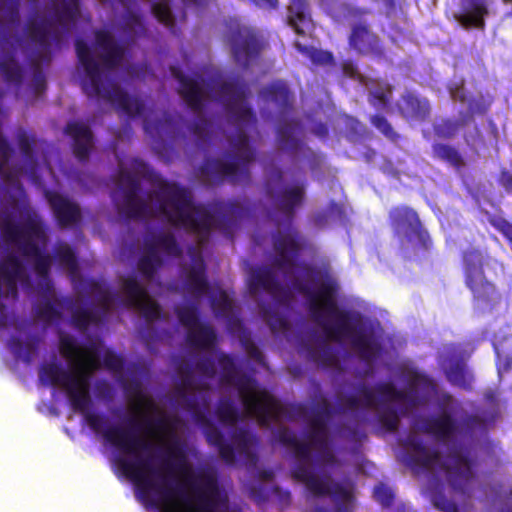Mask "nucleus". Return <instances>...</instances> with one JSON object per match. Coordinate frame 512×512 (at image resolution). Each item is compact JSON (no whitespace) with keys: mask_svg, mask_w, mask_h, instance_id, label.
<instances>
[{"mask_svg":"<svg viewBox=\"0 0 512 512\" xmlns=\"http://www.w3.org/2000/svg\"><path fill=\"white\" fill-rule=\"evenodd\" d=\"M461 425L465 433L472 435L476 431H485L487 429V421L477 414L465 415L461 420Z\"/></svg>","mask_w":512,"mask_h":512,"instance_id":"obj_60","label":"nucleus"},{"mask_svg":"<svg viewBox=\"0 0 512 512\" xmlns=\"http://www.w3.org/2000/svg\"><path fill=\"white\" fill-rule=\"evenodd\" d=\"M230 44L235 61L243 68L256 62L265 47L259 34L245 26L237 27L231 32Z\"/></svg>","mask_w":512,"mask_h":512,"instance_id":"obj_13","label":"nucleus"},{"mask_svg":"<svg viewBox=\"0 0 512 512\" xmlns=\"http://www.w3.org/2000/svg\"><path fill=\"white\" fill-rule=\"evenodd\" d=\"M287 22L297 35L304 36L312 25L310 6L307 0H290Z\"/></svg>","mask_w":512,"mask_h":512,"instance_id":"obj_24","label":"nucleus"},{"mask_svg":"<svg viewBox=\"0 0 512 512\" xmlns=\"http://www.w3.org/2000/svg\"><path fill=\"white\" fill-rule=\"evenodd\" d=\"M448 382L464 390L472 389L473 375L462 360L452 362L445 370Z\"/></svg>","mask_w":512,"mask_h":512,"instance_id":"obj_36","label":"nucleus"},{"mask_svg":"<svg viewBox=\"0 0 512 512\" xmlns=\"http://www.w3.org/2000/svg\"><path fill=\"white\" fill-rule=\"evenodd\" d=\"M163 264L162 258H153L151 256L142 255L137 263V268L141 275L146 279L154 278L158 268Z\"/></svg>","mask_w":512,"mask_h":512,"instance_id":"obj_54","label":"nucleus"},{"mask_svg":"<svg viewBox=\"0 0 512 512\" xmlns=\"http://www.w3.org/2000/svg\"><path fill=\"white\" fill-rule=\"evenodd\" d=\"M461 268L464 284L472 294L475 305L493 309L501 295L496 285L487 278L485 269L494 271L503 268L502 262L492 257L487 250L470 246L461 252Z\"/></svg>","mask_w":512,"mask_h":512,"instance_id":"obj_10","label":"nucleus"},{"mask_svg":"<svg viewBox=\"0 0 512 512\" xmlns=\"http://www.w3.org/2000/svg\"><path fill=\"white\" fill-rule=\"evenodd\" d=\"M396 108L407 121L425 122L431 113L429 101L410 90L405 91L400 96Z\"/></svg>","mask_w":512,"mask_h":512,"instance_id":"obj_20","label":"nucleus"},{"mask_svg":"<svg viewBox=\"0 0 512 512\" xmlns=\"http://www.w3.org/2000/svg\"><path fill=\"white\" fill-rule=\"evenodd\" d=\"M100 416L102 417V422L98 433H101L105 441L119 451H121L126 442L130 440L135 429L142 430L141 424L138 423L134 417L128 419V426L126 427L121 425H112L102 429L105 417L102 415Z\"/></svg>","mask_w":512,"mask_h":512,"instance_id":"obj_25","label":"nucleus"},{"mask_svg":"<svg viewBox=\"0 0 512 512\" xmlns=\"http://www.w3.org/2000/svg\"><path fill=\"white\" fill-rule=\"evenodd\" d=\"M262 316L274 334L285 331L289 327L287 319L270 307L263 308Z\"/></svg>","mask_w":512,"mask_h":512,"instance_id":"obj_51","label":"nucleus"},{"mask_svg":"<svg viewBox=\"0 0 512 512\" xmlns=\"http://www.w3.org/2000/svg\"><path fill=\"white\" fill-rule=\"evenodd\" d=\"M304 273L321 280L317 290H312L301 283L297 284L296 288L307 296L309 313L312 319L323 328L327 338L333 341L349 339L352 347L363 360L369 361L374 358L379 347L372 334L366 332L362 316L338 307L337 280L328 270L321 271L314 266H306Z\"/></svg>","mask_w":512,"mask_h":512,"instance_id":"obj_1","label":"nucleus"},{"mask_svg":"<svg viewBox=\"0 0 512 512\" xmlns=\"http://www.w3.org/2000/svg\"><path fill=\"white\" fill-rule=\"evenodd\" d=\"M45 197L59 227L68 228L81 222L82 212L76 202L56 191H46Z\"/></svg>","mask_w":512,"mask_h":512,"instance_id":"obj_16","label":"nucleus"},{"mask_svg":"<svg viewBox=\"0 0 512 512\" xmlns=\"http://www.w3.org/2000/svg\"><path fill=\"white\" fill-rule=\"evenodd\" d=\"M468 120V116L464 117L462 120H455L451 118L442 119L440 122L433 124V132L438 138L452 139L458 134L459 129L464 126Z\"/></svg>","mask_w":512,"mask_h":512,"instance_id":"obj_42","label":"nucleus"},{"mask_svg":"<svg viewBox=\"0 0 512 512\" xmlns=\"http://www.w3.org/2000/svg\"><path fill=\"white\" fill-rule=\"evenodd\" d=\"M273 437L282 446L293 450L296 463L292 466L290 474L295 481L304 484L316 497L330 496L336 504V512H351L347 504L353 500L352 491L340 482L316 476L308 465L311 460L309 443L299 441L295 433L287 427L276 429Z\"/></svg>","mask_w":512,"mask_h":512,"instance_id":"obj_6","label":"nucleus"},{"mask_svg":"<svg viewBox=\"0 0 512 512\" xmlns=\"http://www.w3.org/2000/svg\"><path fill=\"white\" fill-rule=\"evenodd\" d=\"M65 309L71 311L70 323L78 331H86L90 325H97L101 322L99 313L96 310L86 307H76V301L71 297H62Z\"/></svg>","mask_w":512,"mask_h":512,"instance_id":"obj_28","label":"nucleus"},{"mask_svg":"<svg viewBox=\"0 0 512 512\" xmlns=\"http://www.w3.org/2000/svg\"><path fill=\"white\" fill-rule=\"evenodd\" d=\"M122 289L126 295V305L141 312L147 322L158 320L162 317L161 307L153 301L147 290L138 280L129 276L122 282Z\"/></svg>","mask_w":512,"mask_h":512,"instance_id":"obj_14","label":"nucleus"},{"mask_svg":"<svg viewBox=\"0 0 512 512\" xmlns=\"http://www.w3.org/2000/svg\"><path fill=\"white\" fill-rule=\"evenodd\" d=\"M21 253L27 258H34V269L38 277L49 276L51 259L43 254L39 246L33 240H27L21 245Z\"/></svg>","mask_w":512,"mask_h":512,"instance_id":"obj_35","label":"nucleus"},{"mask_svg":"<svg viewBox=\"0 0 512 512\" xmlns=\"http://www.w3.org/2000/svg\"><path fill=\"white\" fill-rule=\"evenodd\" d=\"M217 361L222 380L236 387L245 411L257 418L260 425L268 426L270 422L278 421L287 415L286 407L272 394L265 389L256 388L257 381L252 376L238 371L233 357L221 353Z\"/></svg>","mask_w":512,"mask_h":512,"instance_id":"obj_8","label":"nucleus"},{"mask_svg":"<svg viewBox=\"0 0 512 512\" xmlns=\"http://www.w3.org/2000/svg\"><path fill=\"white\" fill-rule=\"evenodd\" d=\"M59 351L72 363L73 369L66 370L55 362L45 363L40 366L39 379L45 385L61 387L72 409L84 416L94 432H99L102 417L89 411L92 405L90 377L100 366L97 347L92 343L83 348L74 337L63 335L59 338Z\"/></svg>","mask_w":512,"mask_h":512,"instance_id":"obj_4","label":"nucleus"},{"mask_svg":"<svg viewBox=\"0 0 512 512\" xmlns=\"http://www.w3.org/2000/svg\"><path fill=\"white\" fill-rule=\"evenodd\" d=\"M375 391L379 394L381 401L404 402L408 400V394L399 390L391 382H379L375 385Z\"/></svg>","mask_w":512,"mask_h":512,"instance_id":"obj_46","label":"nucleus"},{"mask_svg":"<svg viewBox=\"0 0 512 512\" xmlns=\"http://www.w3.org/2000/svg\"><path fill=\"white\" fill-rule=\"evenodd\" d=\"M378 422L388 432H395L399 426V417L394 409L389 408L378 414Z\"/></svg>","mask_w":512,"mask_h":512,"instance_id":"obj_63","label":"nucleus"},{"mask_svg":"<svg viewBox=\"0 0 512 512\" xmlns=\"http://www.w3.org/2000/svg\"><path fill=\"white\" fill-rule=\"evenodd\" d=\"M193 370L194 367L187 362H181L177 366V373L180 376V383L177 387H181L183 390H207V384L196 386Z\"/></svg>","mask_w":512,"mask_h":512,"instance_id":"obj_47","label":"nucleus"},{"mask_svg":"<svg viewBox=\"0 0 512 512\" xmlns=\"http://www.w3.org/2000/svg\"><path fill=\"white\" fill-rule=\"evenodd\" d=\"M420 430L439 442L448 443L458 433V426L454 417L450 413L444 412L424 418Z\"/></svg>","mask_w":512,"mask_h":512,"instance_id":"obj_19","label":"nucleus"},{"mask_svg":"<svg viewBox=\"0 0 512 512\" xmlns=\"http://www.w3.org/2000/svg\"><path fill=\"white\" fill-rule=\"evenodd\" d=\"M173 76L179 82L178 93L186 105L194 112H200L204 107L205 93L202 85L194 78L188 77L177 69H172Z\"/></svg>","mask_w":512,"mask_h":512,"instance_id":"obj_21","label":"nucleus"},{"mask_svg":"<svg viewBox=\"0 0 512 512\" xmlns=\"http://www.w3.org/2000/svg\"><path fill=\"white\" fill-rule=\"evenodd\" d=\"M217 335L215 330L206 323H199L186 333V342L189 346L200 349L209 350L216 345Z\"/></svg>","mask_w":512,"mask_h":512,"instance_id":"obj_32","label":"nucleus"},{"mask_svg":"<svg viewBox=\"0 0 512 512\" xmlns=\"http://www.w3.org/2000/svg\"><path fill=\"white\" fill-rule=\"evenodd\" d=\"M210 302L212 310L217 316H227L233 310L232 300L224 290L211 297Z\"/></svg>","mask_w":512,"mask_h":512,"instance_id":"obj_52","label":"nucleus"},{"mask_svg":"<svg viewBox=\"0 0 512 512\" xmlns=\"http://www.w3.org/2000/svg\"><path fill=\"white\" fill-rule=\"evenodd\" d=\"M249 289L252 293L263 290L272 296H277L283 290V286L271 267L260 266L250 273Z\"/></svg>","mask_w":512,"mask_h":512,"instance_id":"obj_23","label":"nucleus"},{"mask_svg":"<svg viewBox=\"0 0 512 512\" xmlns=\"http://www.w3.org/2000/svg\"><path fill=\"white\" fill-rule=\"evenodd\" d=\"M403 446L412 451L407 462L413 470L430 471L439 466L455 491L464 493L476 477V460L456 448L450 449L447 459L442 461L440 452L429 450L415 434H409L403 441Z\"/></svg>","mask_w":512,"mask_h":512,"instance_id":"obj_7","label":"nucleus"},{"mask_svg":"<svg viewBox=\"0 0 512 512\" xmlns=\"http://www.w3.org/2000/svg\"><path fill=\"white\" fill-rule=\"evenodd\" d=\"M156 242L160 249L168 256L179 258L183 254L182 247L171 233H160L156 235Z\"/></svg>","mask_w":512,"mask_h":512,"instance_id":"obj_49","label":"nucleus"},{"mask_svg":"<svg viewBox=\"0 0 512 512\" xmlns=\"http://www.w3.org/2000/svg\"><path fill=\"white\" fill-rule=\"evenodd\" d=\"M217 90L237 129L236 134L229 140L236 155L235 160L229 162L205 159L200 168L201 173L218 181L228 179L233 184L248 182L249 165L255 160V150L250 145L247 133L256 130L257 118L246 102L247 84L239 77H233L221 82Z\"/></svg>","mask_w":512,"mask_h":512,"instance_id":"obj_3","label":"nucleus"},{"mask_svg":"<svg viewBox=\"0 0 512 512\" xmlns=\"http://www.w3.org/2000/svg\"><path fill=\"white\" fill-rule=\"evenodd\" d=\"M462 14L459 22L465 28L483 29L484 17L488 14L486 0H461Z\"/></svg>","mask_w":512,"mask_h":512,"instance_id":"obj_27","label":"nucleus"},{"mask_svg":"<svg viewBox=\"0 0 512 512\" xmlns=\"http://www.w3.org/2000/svg\"><path fill=\"white\" fill-rule=\"evenodd\" d=\"M55 258L63 266L67 267L71 272L78 269L77 257L74 250L67 244H59L55 248Z\"/></svg>","mask_w":512,"mask_h":512,"instance_id":"obj_50","label":"nucleus"},{"mask_svg":"<svg viewBox=\"0 0 512 512\" xmlns=\"http://www.w3.org/2000/svg\"><path fill=\"white\" fill-rule=\"evenodd\" d=\"M328 427L324 426H309V430L306 434L309 440L310 449L312 447L323 449L328 447Z\"/></svg>","mask_w":512,"mask_h":512,"instance_id":"obj_53","label":"nucleus"},{"mask_svg":"<svg viewBox=\"0 0 512 512\" xmlns=\"http://www.w3.org/2000/svg\"><path fill=\"white\" fill-rule=\"evenodd\" d=\"M0 71L7 83L20 85L23 81V69L13 54H5L2 57Z\"/></svg>","mask_w":512,"mask_h":512,"instance_id":"obj_41","label":"nucleus"},{"mask_svg":"<svg viewBox=\"0 0 512 512\" xmlns=\"http://www.w3.org/2000/svg\"><path fill=\"white\" fill-rule=\"evenodd\" d=\"M61 308H65L62 297H55L42 299V301L35 305L34 311L39 320L45 323H53L59 322L62 319L63 314Z\"/></svg>","mask_w":512,"mask_h":512,"instance_id":"obj_34","label":"nucleus"},{"mask_svg":"<svg viewBox=\"0 0 512 512\" xmlns=\"http://www.w3.org/2000/svg\"><path fill=\"white\" fill-rule=\"evenodd\" d=\"M118 185L123 194H125V191L140 192V183L137 176L122 167L118 171Z\"/></svg>","mask_w":512,"mask_h":512,"instance_id":"obj_55","label":"nucleus"},{"mask_svg":"<svg viewBox=\"0 0 512 512\" xmlns=\"http://www.w3.org/2000/svg\"><path fill=\"white\" fill-rule=\"evenodd\" d=\"M124 26L127 31L133 33L136 36H141L146 33V28L142 21V17L133 11H127L125 13Z\"/></svg>","mask_w":512,"mask_h":512,"instance_id":"obj_61","label":"nucleus"},{"mask_svg":"<svg viewBox=\"0 0 512 512\" xmlns=\"http://www.w3.org/2000/svg\"><path fill=\"white\" fill-rule=\"evenodd\" d=\"M215 414L217 419L222 424L226 425H234L241 419L239 409L228 397H222L219 399L215 409Z\"/></svg>","mask_w":512,"mask_h":512,"instance_id":"obj_40","label":"nucleus"},{"mask_svg":"<svg viewBox=\"0 0 512 512\" xmlns=\"http://www.w3.org/2000/svg\"><path fill=\"white\" fill-rule=\"evenodd\" d=\"M266 101L273 102L280 109H287L291 106V92L284 81H274L263 87L259 93Z\"/></svg>","mask_w":512,"mask_h":512,"instance_id":"obj_33","label":"nucleus"},{"mask_svg":"<svg viewBox=\"0 0 512 512\" xmlns=\"http://www.w3.org/2000/svg\"><path fill=\"white\" fill-rule=\"evenodd\" d=\"M309 358L325 368L333 366L336 362L335 356L331 349L325 345L318 349H310Z\"/></svg>","mask_w":512,"mask_h":512,"instance_id":"obj_57","label":"nucleus"},{"mask_svg":"<svg viewBox=\"0 0 512 512\" xmlns=\"http://www.w3.org/2000/svg\"><path fill=\"white\" fill-rule=\"evenodd\" d=\"M388 217L393 233L400 239L402 246L405 240L408 243L415 241L416 245L423 250L432 248L429 233L423 227L414 209L405 205L395 206L390 209Z\"/></svg>","mask_w":512,"mask_h":512,"instance_id":"obj_11","label":"nucleus"},{"mask_svg":"<svg viewBox=\"0 0 512 512\" xmlns=\"http://www.w3.org/2000/svg\"><path fill=\"white\" fill-rule=\"evenodd\" d=\"M188 391L183 390L181 387L176 388L177 395L184 400L186 409L190 412L194 421L202 427L208 444L217 449L219 457L225 464L234 463L235 453L233 447L225 439L224 434L207 417L198 399L195 396L189 395Z\"/></svg>","mask_w":512,"mask_h":512,"instance_id":"obj_12","label":"nucleus"},{"mask_svg":"<svg viewBox=\"0 0 512 512\" xmlns=\"http://www.w3.org/2000/svg\"><path fill=\"white\" fill-rule=\"evenodd\" d=\"M433 158L440 160L456 170L465 166V160L461 152L453 145L447 143H434L432 145Z\"/></svg>","mask_w":512,"mask_h":512,"instance_id":"obj_37","label":"nucleus"},{"mask_svg":"<svg viewBox=\"0 0 512 512\" xmlns=\"http://www.w3.org/2000/svg\"><path fill=\"white\" fill-rule=\"evenodd\" d=\"M64 132L72 139V151L79 162H86L89 159L93 148L94 135L91 128L80 121H69Z\"/></svg>","mask_w":512,"mask_h":512,"instance_id":"obj_18","label":"nucleus"},{"mask_svg":"<svg viewBox=\"0 0 512 512\" xmlns=\"http://www.w3.org/2000/svg\"><path fill=\"white\" fill-rule=\"evenodd\" d=\"M52 20L43 19L40 21H30L27 25V35L30 40L44 49H48L51 45V40L55 43L60 42V35L58 32H51Z\"/></svg>","mask_w":512,"mask_h":512,"instance_id":"obj_31","label":"nucleus"},{"mask_svg":"<svg viewBox=\"0 0 512 512\" xmlns=\"http://www.w3.org/2000/svg\"><path fill=\"white\" fill-rule=\"evenodd\" d=\"M370 124L387 140L397 143L400 139L399 133L394 129L391 122L382 114L376 113L370 116Z\"/></svg>","mask_w":512,"mask_h":512,"instance_id":"obj_44","label":"nucleus"},{"mask_svg":"<svg viewBox=\"0 0 512 512\" xmlns=\"http://www.w3.org/2000/svg\"><path fill=\"white\" fill-rule=\"evenodd\" d=\"M494 352L496 355V367L499 375L507 373L512 368V356L505 352L496 343L493 344Z\"/></svg>","mask_w":512,"mask_h":512,"instance_id":"obj_64","label":"nucleus"},{"mask_svg":"<svg viewBox=\"0 0 512 512\" xmlns=\"http://www.w3.org/2000/svg\"><path fill=\"white\" fill-rule=\"evenodd\" d=\"M185 287L189 293L201 297L210 293L211 287L207 279L206 265L202 258L195 261L185 278Z\"/></svg>","mask_w":512,"mask_h":512,"instance_id":"obj_29","label":"nucleus"},{"mask_svg":"<svg viewBox=\"0 0 512 512\" xmlns=\"http://www.w3.org/2000/svg\"><path fill=\"white\" fill-rule=\"evenodd\" d=\"M175 314L179 323L190 330L200 323L199 308L196 303L175 307Z\"/></svg>","mask_w":512,"mask_h":512,"instance_id":"obj_43","label":"nucleus"},{"mask_svg":"<svg viewBox=\"0 0 512 512\" xmlns=\"http://www.w3.org/2000/svg\"><path fill=\"white\" fill-rule=\"evenodd\" d=\"M393 93V87L390 84L379 86L369 91L368 102L375 109L387 108Z\"/></svg>","mask_w":512,"mask_h":512,"instance_id":"obj_48","label":"nucleus"},{"mask_svg":"<svg viewBox=\"0 0 512 512\" xmlns=\"http://www.w3.org/2000/svg\"><path fill=\"white\" fill-rule=\"evenodd\" d=\"M4 238L15 243L21 251V245L32 238L46 239V232L41 218L37 215L28 217L22 225L5 222L3 226Z\"/></svg>","mask_w":512,"mask_h":512,"instance_id":"obj_17","label":"nucleus"},{"mask_svg":"<svg viewBox=\"0 0 512 512\" xmlns=\"http://www.w3.org/2000/svg\"><path fill=\"white\" fill-rule=\"evenodd\" d=\"M160 213L173 226L197 234L201 241L209 238L213 228L228 232L243 214L238 200H214L207 206L195 204L192 192L175 182L160 180L155 191Z\"/></svg>","mask_w":512,"mask_h":512,"instance_id":"obj_2","label":"nucleus"},{"mask_svg":"<svg viewBox=\"0 0 512 512\" xmlns=\"http://www.w3.org/2000/svg\"><path fill=\"white\" fill-rule=\"evenodd\" d=\"M9 346L14 356L26 364H30L33 361L38 349L36 339L22 341L20 338L13 337L9 342Z\"/></svg>","mask_w":512,"mask_h":512,"instance_id":"obj_39","label":"nucleus"},{"mask_svg":"<svg viewBox=\"0 0 512 512\" xmlns=\"http://www.w3.org/2000/svg\"><path fill=\"white\" fill-rule=\"evenodd\" d=\"M79 1H71V3L63 2L55 8L53 15V22L58 23L61 26H65L68 23L74 22L79 13L78 8Z\"/></svg>","mask_w":512,"mask_h":512,"instance_id":"obj_45","label":"nucleus"},{"mask_svg":"<svg viewBox=\"0 0 512 512\" xmlns=\"http://www.w3.org/2000/svg\"><path fill=\"white\" fill-rule=\"evenodd\" d=\"M152 12L157 20L165 25L166 27H173L174 17L170 10V7L165 2L153 3Z\"/></svg>","mask_w":512,"mask_h":512,"instance_id":"obj_62","label":"nucleus"},{"mask_svg":"<svg viewBox=\"0 0 512 512\" xmlns=\"http://www.w3.org/2000/svg\"><path fill=\"white\" fill-rule=\"evenodd\" d=\"M75 49L78 62L87 78L81 82V86L88 98H101L130 117L143 114L145 107L140 98L128 95L115 83L104 85L100 64L95 60L90 47L84 40L77 39Z\"/></svg>","mask_w":512,"mask_h":512,"instance_id":"obj_9","label":"nucleus"},{"mask_svg":"<svg viewBox=\"0 0 512 512\" xmlns=\"http://www.w3.org/2000/svg\"><path fill=\"white\" fill-rule=\"evenodd\" d=\"M351 49L363 56L386 59V49L380 37L371 30L366 22L355 23L348 38Z\"/></svg>","mask_w":512,"mask_h":512,"instance_id":"obj_15","label":"nucleus"},{"mask_svg":"<svg viewBox=\"0 0 512 512\" xmlns=\"http://www.w3.org/2000/svg\"><path fill=\"white\" fill-rule=\"evenodd\" d=\"M96 46L102 50L101 59L107 68H116L124 58V48L115 41L110 32L97 30L94 33Z\"/></svg>","mask_w":512,"mask_h":512,"instance_id":"obj_22","label":"nucleus"},{"mask_svg":"<svg viewBox=\"0 0 512 512\" xmlns=\"http://www.w3.org/2000/svg\"><path fill=\"white\" fill-rule=\"evenodd\" d=\"M232 440L235 444V447L229 443L235 453V461H237V454L242 456L246 463L255 465L258 461V456L255 451L257 446V438L253 434H251L247 429L240 428L235 430L232 435ZM236 462L232 464H228L229 466H233Z\"/></svg>","mask_w":512,"mask_h":512,"instance_id":"obj_26","label":"nucleus"},{"mask_svg":"<svg viewBox=\"0 0 512 512\" xmlns=\"http://www.w3.org/2000/svg\"><path fill=\"white\" fill-rule=\"evenodd\" d=\"M210 127V122L204 117L195 119L190 126L191 132L197 139V145L201 148L204 147L203 142L209 141Z\"/></svg>","mask_w":512,"mask_h":512,"instance_id":"obj_56","label":"nucleus"},{"mask_svg":"<svg viewBox=\"0 0 512 512\" xmlns=\"http://www.w3.org/2000/svg\"><path fill=\"white\" fill-rule=\"evenodd\" d=\"M91 292L95 293L100 304L109 309L113 304L116 294L105 288L100 282L91 280L89 284Z\"/></svg>","mask_w":512,"mask_h":512,"instance_id":"obj_59","label":"nucleus"},{"mask_svg":"<svg viewBox=\"0 0 512 512\" xmlns=\"http://www.w3.org/2000/svg\"><path fill=\"white\" fill-rule=\"evenodd\" d=\"M139 192L125 191L123 202L118 211L126 219H146L151 216V209L146 201L139 198Z\"/></svg>","mask_w":512,"mask_h":512,"instance_id":"obj_30","label":"nucleus"},{"mask_svg":"<svg viewBox=\"0 0 512 512\" xmlns=\"http://www.w3.org/2000/svg\"><path fill=\"white\" fill-rule=\"evenodd\" d=\"M283 171L275 168L266 179L264 186L266 195L272 203V211L269 213L277 227H287L288 231L275 232L272 235V247L275 253L272 265L279 270H288L295 265V261L302 250L301 235L292 227L296 210L305 201V187L302 183L284 185Z\"/></svg>","mask_w":512,"mask_h":512,"instance_id":"obj_5","label":"nucleus"},{"mask_svg":"<svg viewBox=\"0 0 512 512\" xmlns=\"http://www.w3.org/2000/svg\"><path fill=\"white\" fill-rule=\"evenodd\" d=\"M298 124L295 121L281 123L277 127V138L280 146L287 151L297 152L302 142L295 137Z\"/></svg>","mask_w":512,"mask_h":512,"instance_id":"obj_38","label":"nucleus"},{"mask_svg":"<svg viewBox=\"0 0 512 512\" xmlns=\"http://www.w3.org/2000/svg\"><path fill=\"white\" fill-rule=\"evenodd\" d=\"M17 144L23 158L29 162L33 161L35 144L34 137L29 135L26 131H19L17 134Z\"/></svg>","mask_w":512,"mask_h":512,"instance_id":"obj_58","label":"nucleus"}]
</instances>
